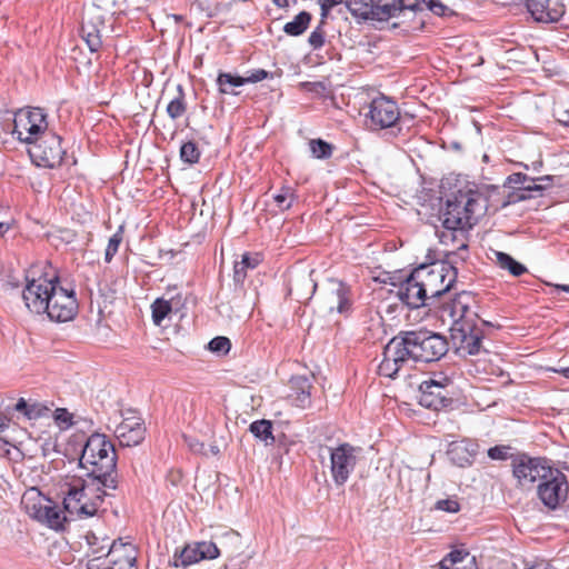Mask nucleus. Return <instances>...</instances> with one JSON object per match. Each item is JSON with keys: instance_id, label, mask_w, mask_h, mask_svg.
I'll return each mask as SVG.
<instances>
[{"instance_id": "obj_7", "label": "nucleus", "mask_w": 569, "mask_h": 569, "mask_svg": "<svg viewBox=\"0 0 569 569\" xmlns=\"http://www.w3.org/2000/svg\"><path fill=\"white\" fill-rule=\"evenodd\" d=\"M48 132L47 114L41 108L19 110L13 117L12 134L29 146Z\"/></svg>"}, {"instance_id": "obj_35", "label": "nucleus", "mask_w": 569, "mask_h": 569, "mask_svg": "<svg viewBox=\"0 0 569 569\" xmlns=\"http://www.w3.org/2000/svg\"><path fill=\"white\" fill-rule=\"evenodd\" d=\"M249 430L257 439L263 441L267 446L274 442L272 423L269 420L262 419L253 421L250 425Z\"/></svg>"}, {"instance_id": "obj_2", "label": "nucleus", "mask_w": 569, "mask_h": 569, "mask_svg": "<svg viewBox=\"0 0 569 569\" xmlns=\"http://www.w3.org/2000/svg\"><path fill=\"white\" fill-rule=\"evenodd\" d=\"M447 351L448 342L438 333L428 330L400 331L385 346L378 372L382 377L396 379L410 360L433 362L440 360Z\"/></svg>"}, {"instance_id": "obj_22", "label": "nucleus", "mask_w": 569, "mask_h": 569, "mask_svg": "<svg viewBox=\"0 0 569 569\" xmlns=\"http://www.w3.org/2000/svg\"><path fill=\"white\" fill-rule=\"evenodd\" d=\"M567 0H527L526 6L538 22L552 23L559 21L566 11Z\"/></svg>"}, {"instance_id": "obj_41", "label": "nucleus", "mask_w": 569, "mask_h": 569, "mask_svg": "<svg viewBox=\"0 0 569 569\" xmlns=\"http://www.w3.org/2000/svg\"><path fill=\"white\" fill-rule=\"evenodd\" d=\"M123 227L120 226L118 231L111 236L104 252L106 262H110L114 254L118 252L119 246L122 242Z\"/></svg>"}, {"instance_id": "obj_30", "label": "nucleus", "mask_w": 569, "mask_h": 569, "mask_svg": "<svg viewBox=\"0 0 569 569\" xmlns=\"http://www.w3.org/2000/svg\"><path fill=\"white\" fill-rule=\"evenodd\" d=\"M180 297H171L169 300L157 298L151 305L153 323L160 326L164 318L179 305Z\"/></svg>"}, {"instance_id": "obj_26", "label": "nucleus", "mask_w": 569, "mask_h": 569, "mask_svg": "<svg viewBox=\"0 0 569 569\" xmlns=\"http://www.w3.org/2000/svg\"><path fill=\"white\" fill-rule=\"evenodd\" d=\"M311 381L306 376H295L290 379L289 399L291 402L299 408H307L311 403Z\"/></svg>"}, {"instance_id": "obj_8", "label": "nucleus", "mask_w": 569, "mask_h": 569, "mask_svg": "<svg viewBox=\"0 0 569 569\" xmlns=\"http://www.w3.org/2000/svg\"><path fill=\"white\" fill-rule=\"evenodd\" d=\"M400 120V109L395 100L383 94L372 99L365 114V124L371 131L395 128Z\"/></svg>"}, {"instance_id": "obj_25", "label": "nucleus", "mask_w": 569, "mask_h": 569, "mask_svg": "<svg viewBox=\"0 0 569 569\" xmlns=\"http://www.w3.org/2000/svg\"><path fill=\"white\" fill-rule=\"evenodd\" d=\"M104 26L103 19L99 17L83 18L81 24V37L91 52H97L101 46V29Z\"/></svg>"}, {"instance_id": "obj_33", "label": "nucleus", "mask_w": 569, "mask_h": 569, "mask_svg": "<svg viewBox=\"0 0 569 569\" xmlns=\"http://www.w3.org/2000/svg\"><path fill=\"white\" fill-rule=\"evenodd\" d=\"M166 111L172 120L179 119L187 111L186 93L182 84L177 86V96L170 100Z\"/></svg>"}, {"instance_id": "obj_46", "label": "nucleus", "mask_w": 569, "mask_h": 569, "mask_svg": "<svg viewBox=\"0 0 569 569\" xmlns=\"http://www.w3.org/2000/svg\"><path fill=\"white\" fill-rule=\"evenodd\" d=\"M508 446H495L489 448L488 457L492 460H506L508 458Z\"/></svg>"}, {"instance_id": "obj_44", "label": "nucleus", "mask_w": 569, "mask_h": 569, "mask_svg": "<svg viewBox=\"0 0 569 569\" xmlns=\"http://www.w3.org/2000/svg\"><path fill=\"white\" fill-rule=\"evenodd\" d=\"M323 21L320 22L318 27L309 34L308 43L313 50H318L325 44V30H323Z\"/></svg>"}, {"instance_id": "obj_42", "label": "nucleus", "mask_w": 569, "mask_h": 569, "mask_svg": "<svg viewBox=\"0 0 569 569\" xmlns=\"http://www.w3.org/2000/svg\"><path fill=\"white\" fill-rule=\"evenodd\" d=\"M273 199L278 207L280 208V210L283 211L291 208L295 200V194L290 188H283L279 193H277L273 197Z\"/></svg>"}, {"instance_id": "obj_55", "label": "nucleus", "mask_w": 569, "mask_h": 569, "mask_svg": "<svg viewBox=\"0 0 569 569\" xmlns=\"http://www.w3.org/2000/svg\"><path fill=\"white\" fill-rule=\"evenodd\" d=\"M301 282H302V283H305V284L311 286V288H312V293L316 291V289H317V283H313L311 279H309V278H303V279L301 280Z\"/></svg>"}, {"instance_id": "obj_45", "label": "nucleus", "mask_w": 569, "mask_h": 569, "mask_svg": "<svg viewBox=\"0 0 569 569\" xmlns=\"http://www.w3.org/2000/svg\"><path fill=\"white\" fill-rule=\"evenodd\" d=\"M435 508L440 511L456 513L460 510V505L456 499H441L436 502Z\"/></svg>"}, {"instance_id": "obj_16", "label": "nucleus", "mask_w": 569, "mask_h": 569, "mask_svg": "<svg viewBox=\"0 0 569 569\" xmlns=\"http://www.w3.org/2000/svg\"><path fill=\"white\" fill-rule=\"evenodd\" d=\"M568 488L566 476L558 469H551L538 485V497L546 507L556 509L566 500Z\"/></svg>"}, {"instance_id": "obj_27", "label": "nucleus", "mask_w": 569, "mask_h": 569, "mask_svg": "<svg viewBox=\"0 0 569 569\" xmlns=\"http://www.w3.org/2000/svg\"><path fill=\"white\" fill-rule=\"evenodd\" d=\"M438 569H478L476 557L466 550H452L439 563Z\"/></svg>"}, {"instance_id": "obj_38", "label": "nucleus", "mask_w": 569, "mask_h": 569, "mask_svg": "<svg viewBox=\"0 0 569 569\" xmlns=\"http://www.w3.org/2000/svg\"><path fill=\"white\" fill-rule=\"evenodd\" d=\"M309 146L311 153L318 159H328L332 154V146L322 139H312Z\"/></svg>"}, {"instance_id": "obj_4", "label": "nucleus", "mask_w": 569, "mask_h": 569, "mask_svg": "<svg viewBox=\"0 0 569 569\" xmlns=\"http://www.w3.org/2000/svg\"><path fill=\"white\" fill-rule=\"evenodd\" d=\"M117 452L113 443L102 433H92L87 438L79 458L84 476L97 479L104 488L118 490L120 480L117 472Z\"/></svg>"}, {"instance_id": "obj_54", "label": "nucleus", "mask_w": 569, "mask_h": 569, "mask_svg": "<svg viewBox=\"0 0 569 569\" xmlns=\"http://www.w3.org/2000/svg\"><path fill=\"white\" fill-rule=\"evenodd\" d=\"M272 2L279 8H288L289 0H272Z\"/></svg>"}, {"instance_id": "obj_3", "label": "nucleus", "mask_w": 569, "mask_h": 569, "mask_svg": "<svg viewBox=\"0 0 569 569\" xmlns=\"http://www.w3.org/2000/svg\"><path fill=\"white\" fill-rule=\"evenodd\" d=\"M478 302L469 291H461L440 307L441 318L451 322L450 337L461 355H478L481 350L483 331L478 327Z\"/></svg>"}, {"instance_id": "obj_21", "label": "nucleus", "mask_w": 569, "mask_h": 569, "mask_svg": "<svg viewBox=\"0 0 569 569\" xmlns=\"http://www.w3.org/2000/svg\"><path fill=\"white\" fill-rule=\"evenodd\" d=\"M201 559H214L224 550L228 555L238 552L241 548V537L237 531L229 530L219 538V546L212 541L196 543Z\"/></svg>"}, {"instance_id": "obj_1", "label": "nucleus", "mask_w": 569, "mask_h": 569, "mask_svg": "<svg viewBox=\"0 0 569 569\" xmlns=\"http://www.w3.org/2000/svg\"><path fill=\"white\" fill-rule=\"evenodd\" d=\"M487 209L488 198L476 184H467L447 199L439 217L443 227L439 240L445 246L457 244L456 250H452L453 257H459L461 261L467 259L468 230Z\"/></svg>"}, {"instance_id": "obj_6", "label": "nucleus", "mask_w": 569, "mask_h": 569, "mask_svg": "<svg viewBox=\"0 0 569 569\" xmlns=\"http://www.w3.org/2000/svg\"><path fill=\"white\" fill-rule=\"evenodd\" d=\"M446 258V261L420 264L416 268V279H419L426 288L432 307H436L437 300L447 293L457 280L458 271L455 264L461 260L459 257H453L452 251H448Z\"/></svg>"}, {"instance_id": "obj_18", "label": "nucleus", "mask_w": 569, "mask_h": 569, "mask_svg": "<svg viewBox=\"0 0 569 569\" xmlns=\"http://www.w3.org/2000/svg\"><path fill=\"white\" fill-rule=\"evenodd\" d=\"M122 421L116 427L114 435L122 447L140 445L146 437L143 419L134 410L128 409Z\"/></svg>"}, {"instance_id": "obj_47", "label": "nucleus", "mask_w": 569, "mask_h": 569, "mask_svg": "<svg viewBox=\"0 0 569 569\" xmlns=\"http://www.w3.org/2000/svg\"><path fill=\"white\" fill-rule=\"evenodd\" d=\"M419 1V8L417 10L421 9V3H426L428 8L438 16H445L447 7L443 6L438 0H418Z\"/></svg>"}, {"instance_id": "obj_31", "label": "nucleus", "mask_w": 569, "mask_h": 569, "mask_svg": "<svg viewBox=\"0 0 569 569\" xmlns=\"http://www.w3.org/2000/svg\"><path fill=\"white\" fill-rule=\"evenodd\" d=\"M312 16L307 11L299 12L292 21L287 22L283 26V31L288 36L298 37L301 36L309 27Z\"/></svg>"}, {"instance_id": "obj_32", "label": "nucleus", "mask_w": 569, "mask_h": 569, "mask_svg": "<svg viewBox=\"0 0 569 569\" xmlns=\"http://www.w3.org/2000/svg\"><path fill=\"white\" fill-rule=\"evenodd\" d=\"M495 254L497 264L501 269L508 270L513 277H520L528 271L525 264L515 260L510 254L501 251H496Z\"/></svg>"}, {"instance_id": "obj_40", "label": "nucleus", "mask_w": 569, "mask_h": 569, "mask_svg": "<svg viewBox=\"0 0 569 569\" xmlns=\"http://www.w3.org/2000/svg\"><path fill=\"white\" fill-rule=\"evenodd\" d=\"M87 541L90 546L91 553L100 558L102 555L108 552L109 547L111 546L109 545V539H102L99 541V538L93 533L87 535Z\"/></svg>"}, {"instance_id": "obj_53", "label": "nucleus", "mask_w": 569, "mask_h": 569, "mask_svg": "<svg viewBox=\"0 0 569 569\" xmlns=\"http://www.w3.org/2000/svg\"><path fill=\"white\" fill-rule=\"evenodd\" d=\"M553 371L569 379V367H561L553 369Z\"/></svg>"}, {"instance_id": "obj_15", "label": "nucleus", "mask_w": 569, "mask_h": 569, "mask_svg": "<svg viewBox=\"0 0 569 569\" xmlns=\"http://www.w3.org/2000/svg\"><path fill=\"white\" fill-rule=\"evenodd\" d=\"M34 498L23 499L26 510L38 521L46 523L49 528L54 530L63 529L67 517L58 506L50 499L41 497L39 492L34 493Z\"/></svg>"}, {"instance_id": "obj_23", "label": "nucleus", "mask_w": 569, "mask_h": 569, "mask_svg": "<svg viewBox=\"0 0 569 569\" xmlns=\"http://www.w3.org/2000/svg\"><path fill=\"white\" fill-rule=\"evenodd\" d=\"M478 449L479 445L475 440H457L449 443L447 456L453 465L465 468L473 463Z\"/></svg>"}, {"instance_id": "obj_10", "label": "nucleus", "mask_w": 569, "mask_h": 569, "mask_svg": "<svg viewBox=\"0 0 569 569\" xmlns=\"http://www.w3.org/2000/svg\"><path fill=\"white\" fill-rule=\"evenodd\" d=\"M28 153L36 166L52 169L62 163L66 151L61 147V138L48 131L29 147Z\"/></svg>"}, {"instance_id": "obj_17", "label": "nucleus", "mask_w": 569, "mask_h": 569, "mask_svg": "<svg viewBox=\"0 0 569 569\" xmlns=\"http://www.w3.org/2000/svg\"><path fill=\"white\" fill-rule=\"evenodd\" d=\"M551 469L541 458L519 455L512 459V472L521 486L532 485L537 480L541 481L551 472Z\"/></svg>"}, {"instance_id": "obj_13", "label": "nucleus", "mask_w": 569, "mask_h": 569, "mask_svg": "<svg viewBox=\"0 0 569 569\" xmlns=\"http://www.w3.org/2000/svg\"><path fill=\"white\" fill-rule=\"evenodd\" d=\"M137 550L132 543L113 541L106 553V560L100 557L89 560L87 569H137Z\"/></svg>"}, {"instance_id": "obj_48", "label": "nucleus", "mask_w": 569, "mask_h": 569, "mask_svg": "<svg viewBox=\"0 0 569 569\" xmlns=\"http://www.w3.org/2000/svg\"><path fill=\"white\" fill-rule=\"evenodd\" d=\"M271 76L270 72L263 69H257L251 71L247 77H243L246 83H256L262 81Z\"/></svg>"}, {"instance_id": "obj_19", "label": "nucleus", "mask_w": 569, "mask_h": 569, "mask_svg": "<svg viewBox=\"0 0 569 569\" xmlns=\"http://www.w3.org/2000/svg\"><path fill=\"white\" fill-rule=\"evenodd\" d=\"M353 303L350 287L339 280H330L322 297V305L330 311L346 315Z\"/></svg>"}, {"instance_id": "obj_20", "label": "nucleus", "mask_w": 569, "mask_h": 569, "mask_svg": "<svg viewBox=\"0 0 569 569\" xmlns=\"http://www.w3.org/2000/svg\"><path fill=\"white\" fill-rule=\"evenodd\" d=\"M399 299L411 309L420 307H432L429 300L426 288L422 282L416 279V269L401 282L398 290Z\"/></svg>"}, {"instance_id": "obj_9", "label": "nucleus", "mask_w": 569, "mask_h": 569, "mask_svg": "<svg viewBox=\"0 0 569 569\" xmlns=\"http://www.w3.org/2000/svg\"><path fill=\"white\" fill-rule=\"evenodd\" d=\"M327 451L330 457V473L332 480L336 486L341 487L353 472L361 449L348 442H343L337 447H327Z\"/></svg>"}, {"instance_id": "obj_57", "label": "nucleus", "mask_w": 569, "mask_h": 569, "mask_svg": "<svg viewBox=\"0 0 569 569\" xmlns=\"http://www.w3.org/2000/svg\"><path fill=\"white\" fill-rule=\"evenodd\" d=\"M212 452L218 453V452H219V449H218L217 447H214V448L212 449Z\"/></svg>"}, {"instance_id": "obj_51", "label": "nucleus", "mask_w": 569, "mask_h": 569, "mask_svg": "<svg viewBox=\"0 0 569 569\" xmlns=\"http://www.w3.org/2000/svg\"><path fill=\"white\" fill-rule=\"evenodd\" d=\"M338 3H343L341 0H319L321 16L326 18L329 11Z\"/></svg>"}, {"instance_id": "obj_39", "label": "nucleus", "mask_w": 569, "mask_h": 569, "mask_svg": "<svg viewBox=\"0 0 569 569\" xmlns=\"http://www.w3.org/2000/svg\"><path fill=\"white\" fill-rule=\"evenodd\" d=\"M14 410L23 413V416L30 420L37 419L41 415V408L38 403H36V402L29 403L23 398H20L17 401V403L14 406Z\"/></svg>"}, {"instance_id": "obj_34", "label": "nucleus", "mask_w": 569, "mask_h": 569, "mask_svg": "<svg viewBox=\"0 0 569 569\" xmlns=\"http://www.w3.org/2000/svg\"><path fill=\"white\" fill-rule=\"evenodd\" d=\"M199 556L196 543L187 545L180 552L174 553L172 565L174 567H187L202 560Z\"/></svg>"}, {"instance_id": "obj_37", "label": "nucleus", "mask_w": 569, "mask_h": 569, "mask_svg": "<svg viewBox=\"0 0 569 569\" xmlns=\"http://www.w3.org/2000/svg\"><path fill=\"white\" fill-rule=\"evenodd\" d=\"M201 152L193 141L182 143L180 148V159L188 164H194L199 161Z\"/></svg>"}, {"instance_id": "obj_52", "label": "nucleus", "mask_w": 569, "mask_h": 569, "mask_svg": "<svg viewBox=\"0 0 569 569\" xmlns=\"http://www.w3.org/2000/svg\"><path fill=\"white\" fill-rule=\"evenodd\" d=\"M301 86L311 92H321L326 89L323 82L317 81V82H302Z\"/></svg>"}, {"instance_id": "obj_28", "label": "nucleus", "mask_w": 569, "mask_h": 569, "mask_svg": "<svg viewBox=\"0 0 569 569\" xmlns=\"http://www.w3.org/2000/svg\"><path fill=\"white\" fill-rule=\"evenodd\" d=\"M508 183L518 189L521 193L518 196L520 200L531 198L530 192H535L533 189H539L540 186H536V181L532 177L527 176L522 172H516L508 177Z\"/></svg>"}, {"instance_id": "obj_5", "label": "nucleus", "mask_w": 569, "mask_h": 569, "mask_svg": "<svg viewBox=\"0 0 569 569\" xmlns=\"http://www.w3.org/2000/svg\"><path fill=\"white\" fill-rule=\"evenodd\" d=\"M63 508L71 517L89 518L98 513L111 488L88 476L72 477L66 483Z\"/></svg>"}, {"instance_id": "obj_50", "label": "nucleus", "mask_w": 569, "mask_h": 569, "mask_svg": "<svg viewBox=\"0 0 569 569\" xmlns=\"http://www.w3.org/2000/svg\"><path fill=\"white\" fill-rule=\"evenodd\" d=\"M536 181V186H540L539 189H533L535 192L541 194V192L552 186L553 177L552 176H541L533 178Z\"/></svg>"}, {"instance_id": "obj_14", "label": "nucleus", "mask_w": 569, "mask_h": 569, "mask_svg": "<svg viewBox=\"0 0 569 569\" xmlns=\"http://www.w3.org/2000/svg\"><path fill=\"white\" fill-rule=\"evenodd\" d=\"M450 380L447 377L440 379L430 378L419 385V403L431 410H441L452 403L449 390Z\"/></svg>"}, {"instance_id": "obj_56", "label": "nucleus", "mask_w": 569, "mask_h": 569, "mask_svg": "<svg viewBox=\"0 0 569 569\" xmlns=\"http://www.w3.org/2000/svg\"><path fill=\"white\" fill-rule=\"evenodd\" d=\"M556 289L569 293V284H556Z\"/></svg>"}, {"instance_id": "obj_12", "label": "nucleus", "mask_w": 569, "mask_h": 569, "mask_svg": "<svg viewBox=\"0 0 569 569\" xmlns=\"http://www.w3.org/2000/svg\"><path fill=\"white\" fill-rule=\"evenodd\" d=\"M78 300L73 288H63L59 283L51 288V299L44 313L49 319L57 322L72 320L78 313Z\"/></svg>"}, {"instance_id": "obj_36", "label": "nucleus", "mask_w": 569, "mask_h": 569, "mask_svg": "<svg viewBox=\"0 0 569 569\" xmlns=\"http://www.w3.org/2000/svg\"><path fill=\"white\" fill-rule=\"evenodd\" d=\"M217 84L221 93H233L231 87H241L244 84L243 77L233 76L227 72H220L217 78Z\"/></svg>"}, {"instance_id": "obj_49", "label": "nucleus", "mask_w": 569, "mask_h": 569, "mask_svg": "<svg viewBox=\"0 0 569 569\" xmlns=\"http://www.w3.org/2000/svg\"><path fill=\"white\" fill-rule=\"evenodd\" d=\"M184 443L194 453H204V443L191 436H183Z\"/></svg>"}, {"instance_id": "obj_11", "label": "nucleus", "mask_w": 569, "mask_h": 569, "mask_svg": "<svg viewBox=\"0 0 569 569\" xmlns=\"http://www.w3.org/2000/svg\"><path fill=\"white\" fill-rule=\"evenodd\" d=\"M27 283L22 291V299L30 312L42 315L48 309L49 299H51V288L59 283V278L53 276L47 278H26Z\"/></svg>"}, {"instance_id": "obj_29", "label": "nucleus", "mask_w": 569, "mask_h": 569, "mask_svg": "<svg viewBox=\"0 0 569 569\" xmlns=\"http://www.w3.org/2000/svg\"><path fill=\"white\" fill-rule=\"evenodd\" d=\"M261 262L260 254L243 253L240 261H236L233 266V281L237 284L243 283L247 278V271L254 269Z\"/></svg>"}, {"instance_id": "obj_43", "label": "nucleus", "mask_w": 569, "mask_h": 569, "mask_svg": "<svg viewBox=\"0 0 569 569\" xmlns=\"http://www.w3.org/2000/svg\"><path fill=\"white\" fill-rule=\"evenodd\" d=\"M208 348L217 355H227L230 351L231 342L227 337L219 336L209 342Z\"/></svg>"}, {"instance_id": "obj_24", "label": "nucleus", "mask_w": 569, "mask_h": 569, "mask_svg": "<svg viewBox=\"0 0 569 569\" xmlns=\"http://www.w3.org/2000/svg\"><path fill=\"white\" fill-rule=\"evenodd\" d=\"M418 0H376L373 20H388L399 17L406 10L417 11Z\"/></svg>"}]
</instances>
